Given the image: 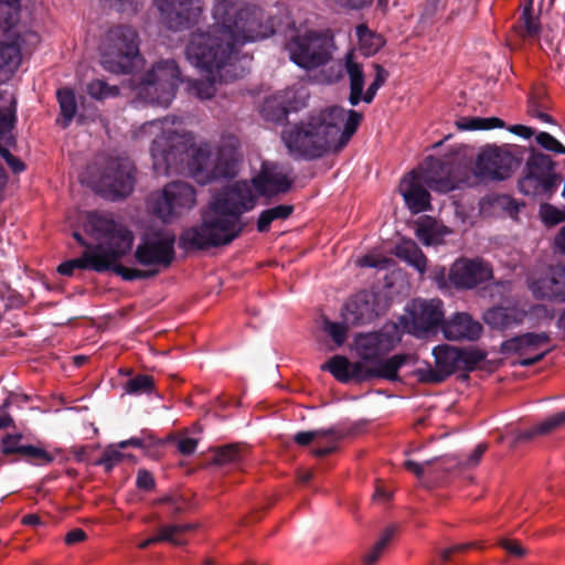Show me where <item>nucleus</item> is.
<instances>
[{"instance_id": "f257e3e1", "label": "nucleus", "mask_w": 565, "mask_h": 565, "mask_svg": "<svg viewBox=\"0 0 565 565\" xmlns=\"http://www.w3.org/2000/svg\"><path fill=\"white\" fill-rule=\"evenodd\" d=\"M212 18L210 29L193 33L185 47L189 62L206 73L205 81H193L189 85V92L200 99L214 96L216 82L244 75L245 67L238 57L242 45L275 32L274 20L245 0H215Z\"/></svg>"}, {"instance_id": "f03ea898", "label": "nucleus", "mask_w": 565, "mask_h": 565, "mask_svg": "<svg viewBox=\"0 0 565 565\" xmlns=\"http://www.w3.org/2000/svg\"><path fill=\"white\" fill-rule=\"evenodd\" d=\"M292 184L290 170L265 162L250 182L238 181L217 192L202 215V224L183 232L186 248L226 245L243 231L242 214L254 209L258 195L286 193Z\"/></svg>"}, {"instance_id": "7ed1b4c3", "label": "nucleus", "mask_w": 565, "mask_h": 565, "mask_svg": "<svg viewBox=\"0 0 565 565\" xmlns=\"http://www.w3.org/2000/svg\"><path fill=\"white\" fill-rule=\"evenodd\" d=\"M135 137H153L150 153L157 174L166 175L177 170L189 150H191L190 171L200 183L230 175L237 160V141L234 138H228L213 156L206 145L193 147L191 136L180 132L174 127V122L168 118L145 122L137 129Z\"/></svg>"}, {"instance_id": "20e7f679", "label": "nucleus", "mask_w": 565, "mask_h": 565, "mask_svg": "<svg viewBox=\"0 0 565 565\" xmlns=\"http://www.w3.org/2000/svg\"><path fill=\"white\" fill-rule=\"evenodd\" d=\"M361 120L362 115L355 110L331 106L307 124L285 130L282 140L289 152L296 157L320 158L327 152L343 149Z\"/></svg>"}, {"instance_id": "39448f33", "label": "nucleus", "mask_w": 565, "mask_h": 565, "mask_svg": "<svg viewBox=\"0 0 565 565\" xmlns=\"http://www.w3.org/2000/svg\"><path fill=\"white\" fill-rule=\"evenodd\" d=\"M85 233L96 242L88 244L84 237L74 232V238L92 252L97 262H102L107 271L132 247L134 235L127 226L108 212H89L84 222Z\"/></svg>"}, {"instance_id": "423d86ee", "label": "nucleus", "mask_w": 565, "mask_h": 565, "mask_svg": "<svg viewBox=\"0 0 565 565\" xmlns=\"http://www.w3.org/2000/svg\"><path fill=\"white\" fill-rule=\"evenodd\" d=\"M135 167L127 157L103 154L89 166L82 182H87L96 192L116 200L129 195L135 183Z\"/></svg>"}, {"instance_id": "0eeeda50", "label": "nucleus", "mask_w": 565, "mask_h": 565, "mask_svg": "<svg viewBox=\"0 0 565 565\" xmlns=\"http://www.w3.org/2000/svg\"><path fill=\"white\" fill-rule=\"evenodd\" d=\"M99 54L106 71L130 73L140 61L138 32L126 24L110 26L100 40Z\"/></svg>"}, {"instance_id": "6e6552de", "label": "nucleus", "mask_w": 565, "mask_h": 565, "mask_svg": "<svg viewBox=\"0 0 565 565\" xmlns=\"http://www.w3.org/2000/svg\"><path fill=\"white\" fill-rule=\"evenodd\" d=\"M443 170L441 160L427 158L424 163L406 175L399 184V191L412 213H420L430 207V195L425 186L439 192L455 188L450 178H435L431 172Z\"/></svg>"}, {"instance_id": "1a4fd4ad", "label": "nucleus", "mask_w": 565, "mask_h": 565, "mask_svg": "<svg viewBox=\"0 0 565 565\" xmlns=\"http://www.w3.org/2000/svg\"><path fill=\"white\" fill-rule=\"evenodd\" d=\"M180 70L174 61H161L134 86L136 97L145 103L168 107L175 96Z\"/></svg>"}, {"instance_id": "9d476101", "label": "nucleus", "mask_w": 565, "mask_h": 565, "mask_svg": "<svg viewBox=\"0 0 565 565\" xmlns=\"http://www.w3.org/2000/svg\"><path fill=\"white\" fill-rule=\"evenodd\" d=\"M286 49L295 64L311 70L328 63L335 46L329 32L307 30L291 36Z\"/></svg>"}, {"instance_id": "9b49d317", "label": "nucleus", "mask_w": 565, "mask_h": 565, "mask_svg": "<svg viewBox=\"0 0 565 565\" xmlns=\"http://www.w3.org/2000/svg\"><path fill=\"white\" fill-rule=\"evenodd\" d=\"M195 204L194 188L182 181L168 183L160 192L151 193L147 201L148 210L166 223L181 217Z\"/></svg>"}, {"instance_id": "f8f14e48", "label": "nucleus", "mask_w": 565, "mask_h": 565, "mask_svg": "<svg viewBox=\"0 0 565 565\" xmlns=\"http://www.w3.org/2000/svg\"><path fill=\"white\" fill-rule=\"evenodd\" d=\"M444 305L440 299H414L406 306V315L398 320L404 331L417 338L441 327L445 321Z\"/></svg>"}, {"instance_id": "ddd939ff", "label": "nucleus", "mask_w": 565, "mask_h": 565, "mask_svg": "<svg viewBox=\"0 0 565 565\" xmlns=\"http://www.w3.org/2000/svg\"><path fill=\"white\" fill-rule=\"evenodd\" d=\"M175 236L168 231H160L148 234L135 250L136 262L147 267L156 269L157 274L162 268H168L174 259Z\"/></svg>"}, {"instance_id": "4468645a", "label": "nucleus", "mask_w": 565, "mask_h": 565, "mask_svg": "<svg viewBox=\"0 0 565 565\" xmlns=\"http://www.w3.org/2000/svg\"><path fill=\"white\" fill-rule=\"evenodd\" d=\"M554 162L542 152H533L526 162L525 174L519 181V189L525 195L551 194L556 188L553 174Z\"/></svg>"}, {"instance_id": "2eb2a0df", "label": "nucleus", "mask_w": 565, "mask_h": 565, "mask_svg": "<svg viewBox=\"0 0 565 565\" xmlns=\"http://www.w3.org/2000/svg\"><path fill=\"white\" fill-rule=\"evenodd\" d=\"M527 287L536 299L565 302V266L553 265L532 271Z\"/></svg>"}, {"instance_id": "dca6fc26", "label": "nucleus", "mask_w": 565, "mask_h": 565, "mask_svg": "<svg viewBox=\"0 0 565 565\" xmlns=\"http://www.w3.org/2000/svg\"><path fill=\"white\" fill-rule=\"evenodd\" d=\"M518 164L519 161L508 149L488 146L478 154L476 173L482 179L505 180Z\"/></svg>"}, {"instance_id": "f3484780", "label": "nucleus", "mask_w": 565, "mask_h": 565, "mask_svg": "<svg viewBox=\"0 0 565 565\" xmlns=\"http://www.w3.org/2000/svg\"><path fill=\"white\" fill-rule=\"evenodd\" d=\"M436 367L447 379L461 369H472L486 359L483 351L479 349H459L449 344H440L434 348Z\"/></svg>"}, {"instance_id": "a211bd4d", "label": "nucleus", "mask_w": 565, "mask_h": 565, "mask_svg": "<svg viewBox=\"0 0 565 565\" xmlns=\"http://www.w3.org/2000/svg\"><path fill=\"white\" fill-rule=\"evenodd\" d=\"M449 281L458 289H472L492 278V268L481 258H459L449 269Z\"/></svg>"}, {"instance_id": "6ab92c4d", "label": "nucleus", "mask_w": 565, "mask_h": 565, "mask_svg": "<svg viewBox=\"0 0 565 565\" xmlns=\"http://www.w3.org/2000/svg\"><path fill=\"white\" fill-rule=\"evenodd\" d=\"M551 338L546 332L524 333L519 337L507 340L502 344L504 352L524 356L519 364L530 366L541 361L550 349L547 348Z\"/></svg>"}, {"instance_id": "aec40b11", "label": "nucleus", "mask_w": 565, "mask_h": 565, "mask_svg": "<svg viewBox=\"0 0 565 565\" xmlns=\"http://www.w3.org/2000/svg\"><path fill=\"white\" fill-rule=\"evenodd\" d=\"M163 23L181 30L195 22L202 11V0H154Z\"/></svg>"}, {"instance_id": "412c9836", "label": "nucleus", "mask_w": 565, "mask_h": 565, "mask_svg": "<svg viewBox=\"0 0 565 565\" xmlns=\"http://www.w3.org/2000/svg\"><path fill=\"white\" fill-rule=\"evenodd\" d=\"M17 99L10 94L9 105L0 109V154L14 173L24 170V163L12 153L9 148L14 143L12 129L15 122Z\"/></svg>"}, {"instance_id": "4be33fe9", "label": "nucleus", "mask_w": 565, "mask_h": 565, "mask_svg": "<svg viewBox=\"0 0 565 565\" xmlns=\"http://www.w3.org/2000/svg\"><path fill=\"white\" fill-rule=\"evenodd\" d=\"M395 343L394 335L387 332H370L356 335L355 350L362 360L375 362L388 353Z\"/></svg>"}, {"instance_id": "5701e85b", "label": "nucleus", "mask_w": 565, "mask_h": 565, "mask_svg": "<svg viewBox=\"0 0 565 565\" xmlns=\"http://www.w3.org/2000/svg\"><path fill=\"white\" fill-rule=\"evenodd\" d=\"M482 326L467 312H456L441 326L444 337L450 341H476L482 333Z\"/></svg>"}, {"instance_id": "b1692460", "label": "nucleus", "mask_w": 565, "mask_h": 565, "mask_svg": "<svg viewBox=\"0 0 565 565\" xmlns=\"http://www.w3.org/2000/svg\"><path fill=\"white\" fill-rule=\"evenodd\" d=\"M342 319L347 324L366 323L376 317L374 296L362 291L353 296L342 309Z\"/></svg>"}, {"instance_id": "393cba45", "label": "nucleus", "mask_w": 565, "mask_h": 565, "mask_svg": "<svg viewBox=\"0 0 565 565\" xmlns=\"http://www.w3.org/2000/svg\"><path fill=\"white\" fill-rule=\"evenodd\" d=\"M23 62L20 44L15 39L0 36V85L9 83Z\"/></svg>"}, {"instance_id": "a878e982", "label": "nucleus", "mask_w": 565, "mask_h": 565, "mask_svg": "<svg viewBox=\"0 0 565 565\" xmlns=\"http://www.w3.org/2000/svg\"><path fill=\"white\" fill-rule=\"evenodd\" d=\"M297 108L296 92L290 88L267 98L262 113L267 120L280 122L286 119L289 111L297 110Z\"/></svg>"}, {"instance_id": "bb28decb", "label": "nucleus", "mask_w": 565, "mask_h": 565, "mask_svg": "<svg viewBox=\"0 0 565 565\" xmlns=\"http://www.w3.org/2000/svg\"><path fill=\"white\" fill-rule=\"evenodd\" d=\"M342 434L334 429H317L309 431H299L294 436V440L296 444L300 446H307L310 443H317V440L321 438L328 439V446L326 447H316L312 449V455L316 457L326 456L337 449L338 441L341 439Z\"/></svg>"}, {"instance_id": "cd10ccee", "label": "nucleus", "mask_w": 565, "mask_h": 565, "mask_svg": "<svg viewBox=\"0 0 565 565\" xmlns=\"http://www.w3.org/2000/svg\"><path fill=\"white\" fill-rule=\"evenodd\" d=\"M527 311L519 307H495L484 313V321L494 329L504 330L524 321Z\"/></svg>"}, {"instance_id": "c85d7f7f", "label": "nucleus", "mask_w": 565, "mask_h": 565, "mask_svg": "<svg viewBox=\"0 0 565 565\" xmlns=\"http://www.w3.org/2000/svg\"><path fill=\"white\" fill-rule=\"evenodd\" d=\"M450 233V228L430 216L420 217L415 231L416 237L426 246L441 244Z\"/></svg>"}, {"instance_id": "c756f323", "label": "nucleus", "mask_w": 565, "mask_h": 565, "mask_svg": "<svg viewBox=\"0 0 565 565\" xmlns=\"http://www.w3.org/2000/svg\"><path fill=\"white\" fill-rule=\"evenodd\" d=\"M195 527L192 523L168 524L159 527L156 536L149 537L138 544L139 548H147L149 545L159 542H169L174 545L185 543L184 534Z\"/></svg>"}, {"instance_id": "7c9ffc66", "label": "nucleus", "mask_w": 565, "mask_h": 565, "mask_svg": "<svg viewBox=\"0 0 565 565\" xmlns=\"http://www.w3.org/2000/svg\"><path fill=\"white\" fill-rule=\"evenodd\" d=\"M345 71L350 79L349 102L352 106H356L362 98L364 72L362 65L354 60L353 52H349L345 56Z\"/></svg>"}, {"instance_id": "2f4dec72", "label": "nucleus", "mask_w": 565, "mask_h": 565, "mask_svg": "<svg viewBox=\"0 0 565 565\" xmlns=\"http://www.w3.org/2000/svg\"><path fill=\"white\" fill-rule=\"evenodd\" d=\"M416 363V358L412 354H396L385 361H380L373 366L374 377H382L388 381L398 379V370L405 364Z\"/></svg>"}, {"instance_id": "473e14b6", "label": "nucleus", "mask_w": 565, "mask_h": 565, "mask_svg": "<svg viewBox=\"0 0 565 565\" xmlns=\"http://www.w3.org/2000/svg\"><path fill=\"white\" fill-rule=\"evenodd\" d=\"M396 256L416 268L420 274L426 271L427 258L415 242L405 241L397 245Z\"/></svg>"}, {"instance_id": "72a5a7b5", "label": "nucleus", "mask_w": 565, "mask_h": 565, "mask_svg": "<svg viewBox=\"0 0 565 565\" xmlns=\"http://www.w3.org/2000/svg\"><path fill=\"white\" fill-rule=\"evenodd\" d=\"M75 268L89 269L97 273L106 271L104 264L102 262H97L93 253L86 249L81 257L62 263L58 266L57 271L61 275L71 276Z\"/></svg>"}, {"instance_id": "f704fd0d", "label": "nucleus", "mask_w": 565, "mask_h": 565, "mask_svg": "<svg viewBox=\"0 0 565 565\" xmlns=\"http://www.w3.org/2000/svg\"><path fill=\"white\" fill-rule=\"evenodd\" d=\"M355 34L359 49L365 56L374 55L384 45L383 38L371 31L365 24H359L355 28Z\"/></svg>"}, {"instance_id": "c9c22d12", "label": "nucleus", "mask_w": 565, "mask_h": 565, "mask_svg": "<svg viewBox=\"0 0 565 565\" xmlns=\"http://www.w3.org/2000/svg\"><path fill=\"white\" fill-rule=\"evenodd\" d=\"M398 529L396 525H390L384 529L379 540L374 543L371 550L364 555V565H374L383 555L392 540L395 537Z\"/></svg>"}, {"instance_id": "e433bc0d", "label": "nucleus", "mask_w": 565, "mask_h": 565, "mask_svg": "<svg viewBox=\"0 0 565 565\" xmlns=\"http://www.w3.org/2000/svg\"><path fill=\"white\" fill-rule=\"evenodd\" d=\"M559 427H565V411L554 414L532 428L523 431L520 434L519 439H530L539 435H546Z\"/></svg>"}, {"instance_id": "4c0bfd02", "label": "nucleus", "mask_w": 565, "mask_h": 565, "mask_svg": "<svg viewBox=\"0 0 565 565\" xmlns=\"http://www.w3.org/2000/svg\"><path fill=\"white\" fill-rule=\"evenodd\" d=\"M21 0H0V30L9 31L18 24Z\"/></svg>"}, {"instance_id": "58836bf2", "label": "nucleus", "mask_w": 565, "mask_h": 565, "mask_svg": "<svg viewBox=\"0 0 565 565\" xmlns=\"http://www.w3.org/2000/svg\"><path fill=\"white\" fill-rule=\"evenodd\" d=\"M294 206L288 204H280L263 211L258 217L257 230L260 233L267 232L274 221L286 220L290 216Z\"/></svg>"}, {"instance_id": "ea45409f", "label": "nucleus", "mask_w": 565, "mask_h": 565, "mask_svg": "<svg viewBox=\"0 0 565 565\" xmlns=\"http://www.w3.org/2000/svg\"><path fill=\"white\" fill-rule=\"evenodd\" d=\"M247 449L237 444H231L216 449L214 463L218 466L234 465L243 460Z\"/></svg>"}, {"instance_id": "a19ab883", "label": "nucleus", "mask_w": 565, "mask_h": 565, "mask_svg": "<svg viewBox=\"0 0 565 565\" xmlns=\"http://www.w3.org/2000/svg\"><path fill=\"white\" fill-rule=\"evenodd\" d=\"M460 130H486L503 127V121L497 117L491 118H462L456 122Z\"/></svg>"}, {"instance_id": "79ce46f5", "label": "nucleus", "mask_w": 565, "mask_h": 565, "mask_svg": "<svg viewBox=\"0 0 565 565\" xmlns=\"http://www.w3.org/2000/svg\"><path fill=\"white\" fill-rule=\"evenodd\" d=\"M57 99L64 118L63 126L66 127L76 114V100L74 93L68 88H61L57 90Z\"/></svg>"}, {"instance_id": "37998d69", "label": "nucleus", "mask_w": 565, "mask_h": 565, "mask_svg": "<svg viewBox=\"0 0 565 565\" xmlns=\"http://www.w3.org/2000/svg\"><path fill=\"white\" fill-rule=\"evenodd\" d=\"M351 362L342 355L331 358L323 366L322 370H328L337 380L348 382L350 380Z\"/></svg>"}, {"instance_id": "c03bdc74", "label": "nucleus", "mask_w": 565, "mask_h": 565, "mask_svg": "<svg viewBox=\"0 0 565 565\" xmlns=\"http://www.w3.org/2000/svg\"><path fill=\"white\" fill-rule=\"evenodd\" d=\"M87 93L93 98L103 100L118 96L119 88L117 86H110L103 79H94L87 85Z\"/></svg>"}, {"instance_id": "a18cd8bd", "label": "nucleus", "mask_w": 565, "mask_h": 565, "mask_svg": "<svg viewBox=\"0 0 565 565\" xmlns=\"http://www.w3.org/2000/svg\"><path fill=\"white\" fill-rule=\"evenodd\" d=\"M153 387V379L149 375H137L124 386L125 393L136 395L141 393H148Z\"/></svg>"}, {"instance_id": "49530a36", "label": "nucleus", "mask_w": 565, "mask_h": 565, "mask_svg": "<svg viewBox=\"0 0 565 565\" xmlns=\"http://www.w3.org/2000/svg\"><path fill=\"white\" fill-rule=\"evenodd\" d=\"M350 324H347L344 321L343 323L340 322H332L328 319L323 321V331L330 335V338L333 340V342L341 347L344 344L348 338V329Z\"/></svg>"}, {"instance_id": "de8ad7c7", "label": "nucleus", "mask_w": 565, "mask_h": 565, "mask_svg": "<svg viewBox=\"0 0 565 565\" xmlns=\"http://www.w3.org/2000/svg\"><path fill=\"white\" fill-rule=\"evenodd\" d=\"M392 258L376 252H371L356 260L360 267H370L376 269H386L392 264Z\"/></svg>"}, {"instance_id": "09e8293b", "label": "nucleus", "mask_w": 565, "mask_h": 565, "mask_svg": "<svg viewBox=\"0 0 565 565\" xmlns=\"http://www.w3.org/2000/svg\"><path fill=\"white\" fill-rule=\"evenodd\" d=\"M115 263L111 266V270L116 274L120 275L125 280H134V279H146L157 275L156 269H138V268H129L122 265H116ZM110 270V268L108 269Z\"/></svg>"}, {"instance_id": "8fccbe9b", "label": "nucleus", "mask_w": 565, "mask_h": 565, "mask_svg": "<svg viewBox=\"0 0 565 565\" xmlns=\"http://www.w3.org/2000/svg\"><path fill=\"white\" fill-rule=\"evenodd\" d=\"M414 375L422 383L437 384L445 381V376L440 373L439 369H433L430 364H425L414 371Z\"/></svg>"}, {"instance_id": "3c124183", "label": "nucleus", "mask_w": 565, "mask_h": 565, "mask_svg": "<svg viewBox=\"0 0 565 565\" xmlns=\"http://www.w3.org/2000/svg\"><path fill=\"white\" fill-rule=\"evenodd\" d=\"M540 215L546 225L553 226L565 221V209L559 210L551 204H543L540 209Z\"/></svg>"}, {"instance_id": "603ef678", "label": "nucleus", "mask_w": 565, "mask_h": 565, "mask_svg": "<svg viewBox=\"0 0 565 565\" xmlns=\"http://www.w3.org/2000/svg\"><path fill=\"white\" fill-rule=\"evenodd\" d=\"M522 22L524 31L527 35L534 36L540 33L539 19L532 14V0H530L523 9Z\"/></svg>"}, {"instance_id": "864d4df0", "label": "nucleus", "mask_w": 565, "mask_h": 565, "mask_svg": "<svg viewBox=\"0 0 565 565\" xmlns=\"http://www.w3.org/2000/svg\"><path fill=\"white\" fill-rule=\"evenodd\" d=\"M536 141L544 149L555 152V153H565V147L552 135L547 132H540L536 136Z\"/></svg>"}, {"instance_id": "5fc2aeb1", "label": "nucleus", "mask_w": 565, "mask_h": 565, "mask_svg": "<svg viewBox=\"0 0 565 565\" xmlns=\"http://www.w3.org/2000/svg\"><path fill=\"white\" fill-rule=\"evenodd\" d=\"M113 8L119 12L135 14L139 11L146 0H108Z\"/></svg>"}, {"instance_id": "6e6d98bb", "label": "nucleus", "mask_w": 565, "mask_h": 565, "mask_svg": "<svg viewBox=\"0 0 565 565\" xmlns=\"http://www.w3.org/2000/svg\"><path fill=\"white\" fill-rule=\"evenodd\" d=\"M372 372H373V366L367 367L364 362L351 363V369L349 372L350 380L355 379L359 381H363V380L374 377V374H372Z\"/></svg>"}, {"instance_id": "4d7b16f0", "label": "nucleus", "mask_w": 565, "mask_h": 565, "mask_svg": "<svg viewBox=\"0 0 565 565\" xmlns=\"http://www.w3.org/2000/svg\"><path fill=\"white\" fill-rule=\"evenodd\" d=\"M121 458L122 454L118 449L110 447L105 450L97 463L104 466L106 470H110Z\"/></svg>"}, {"instance_id": "13d9d810", "label": "nucleus", "mask_w": 565, "mask_h": 565, "mask_svg": "<svg viewBox=\"0 0 565 565\" xmlns=\"http://www.w3.org/2000/svg\"><path fill=\"white\" fill-rule=\"evenodd\" d=\"M19 454L25 458L40 459L45 462L52 460V457L45 450L31 445H23Z\"/></svg>"}, {"instance_id": "bf43d9fd", "label": "nucleus", "mask_w": 565, "mask_h": 565, "mask_svg": "<svg viewBox=\"0 0 565 565\" xmlns=\"http://www.w3.org/2000/svg\"><path fill=\"white\" fill-rule=\"evenodd\" d=\"M20 435H7L2 439V452L3 454H19L23 445H20Z\"/></svg>"}, {"instance_id": "052dcab7", "label": "nucleus", "mask_w": 565, "mask_h": 565, "mask_svg": "<svg viewBox=\"0 0 565 565\" xmlns=\"http://www.w3.org/2000/svg\"><path fill=\"white\" fill-rule=\"evenodd\" d=\"M499 545L513 556L522 557L526 555V550L518 541L502 539Z\"/></svg>"}, {"instance_id": "680f3d73", "label": "nucleus", "mask_w": 565, "mask_h": 565, "mask_svg": "<svg viewBox=\"0 0 565 565\" xmlns=\"http://www.w3.org/2000/svg\"><path fill=\"white\" fill-rule=\"evenodd\" d=\"M487 449L486 444H479L471 455L466 459V461L462 463L466 468H473L479 465L481 457L483 456L484 451Z\"/></svg>"}, {"instance_id": "e2e57ef3", "label": "nucleus", "mask_w": 565, "mask_h": 565, "mask_svg": "<svg viewBox=\"0 0 565 565\" xmlns=\"http://www.w3.org/2000/svg\"><path fill=\"white\" fill-rule=\"evenodd\" d=\"M136 484L139 489L151 490L154 487V479L147 470H139Z\"/></svg>"}, {"instance_id": "0e129e2a", "label": "nucleus", "mask_w": 565, "mask_h": 565, "mask_svg": "<svg viewBox=\"0 0 565 565\" xmlns=\"http://www.w3.org/2000/svg\"><path fill=\"white\" fill-rule=\"evenodd\" d=\"M434 459L433 460H426L425 462L423 463H419V462H416L414 460H406L404 462V467L413 472L414 475H416L417 477H422L424 475V472L426 471V468L429 467L431 463H433Z\"/></svg>"}, {"instance_id": "69168bd1", "label": "nucleus", "mask_w": 565, "mask_h": 565, "mask_svg": "<svg viewBox=\"0 0 565 565\" xmlns=\"http://www.w3.org/2000/svg\"><path fill=\"white\" fill-rule=\"evenodd\" d=\"M198 446V440L190 437H183L178 441V449L183 455H191Z\"/></svg>"}, {"instance_id": "338daca9", "label": "nucleus", "mask_w": 565, "mask_h": 565, "mask_svg": "<svg viewBox=\"0 0 565 565\" xmlns=\"http://www.w3.org/2000/svg\"><path fill=\"white\" fill-rule=\"evenodd\" d=\"M86 539V533L81 529L70 531L65 536L66 544H75Z\"/></svg>"}, {"instance_id": "774afa93", "label": "nucleus", "mask_w": 565, "mask_h": 565, "mask_svg": "<svg viewBox=\"0 0 565 565\" xmlns=\"http://www.w3.org/2000/svg\"><path fill=\"white\" fill-rule=\"evenodd\" d=\"M529 114L533 117L539 118L544 122H553L552 117L543 111H541L534 102L529 104Z\"/></svg>"}]
</instances>
